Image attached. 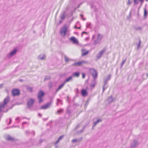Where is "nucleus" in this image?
<instances>
[{"label":"nucleus","mask_w":148,"mask_h":148,"mask_svg":"<svg viewBox=\"0 0 148 148\" xmlns=\"http://www.w3.org/2000/svg\"><path fill=\"white\" fill-rule=\"evenodd\" d=\"M90 73L93 77V79L95 80L97 77V71L95 69L92 68H90L89 70Z\"/></svg>","instance_id":"f257e3e1"},{"label":"nucleus","mask_w":148,"mask_h":148,"mask_svg":"<svg viewBox=\"0 0 148 148\" xmlns=\"http://www.w3.org/2000/svg\"><path fill=\"white\" fill-rule=\"evenodd\" d=\"M9 99V97H7L4 99L3 103H1L0 104V113L3 110L5 105L8 102Z\"/></svg>","instance_id":"f03ea898"},{"label":"nucleus","mask_w":148,"mask_h":148,"mask_svg":"<svg viewBox=\"0 0 148 148\" xmlns=\"http://www.w3.org/2000/svg\"><path fill=\"white\" fill-rule=\"evenodd\" d=\"M67 30L66 25H64L63 27L60 29V33L61 35L63 36H64L66 33Z\"/></svg>","instance_id":"7ed1b4c3"},{"label":"nucleus","mask_w":148,"mask_h":148,"mask_svg":"<svg viewBox=\"0 0 148 148\" xmlns=\"http://www.w3.org/2000/svg\"><path fill=\"white\" fill-rule=\"evenodd\" d=\"M44 92L42 91H40L38 92V98L39 100V103H40L42 101V98L44 96Z\"/></svg>","instance_id":"20e7f679"},{"label":"nucleus","mask_w":148,"mask_h":148,"mask_svg":"<svg viewBox=\"0 0 148 148\" xmlns=\"http://www.w3.org/2000/svg\"><path fill=\"white\" fill-rule=\"evenodd\" d=\"M17 51V50L15 49H14L13 51H11L7 55V57L8 58H11L13 55L16 53Z\"/></svg>","instance_id":"39448f33"},{"label":"nucleus","mask_w":148,"mask_h":148,"mask_svg":"<svg viewBox=\"0 0 148 148\" xmlns=\"http://www.w3.org/2000/svg\"><path fill=\"white\" fill-rule=\"evenodd\" d=\"M51 102H50L46 103L45 105L41 106L40 109H41L46 110L49 108L51 105Z\"/></svg>","instance_id":"423d86ee"},{"label":"nucleus","mask_w":148,"mask_h":148,"mask_svg":"<svg viewBox=\"0 0 148 148\" xmlns=\"http://www.w3.org/2000/svg\"><path fill=\"white\" fill-rule=\"evenodd\" d=\"M12 96H17L19 95L20 91L19 90L17 89H14L12 90Z\"/></svg>","instance_id":"0eeeda50"},{"label":"nucleus","mask_w":148,"mask_h":148,"mask_svg":"<svg viewBox=\"0 0 148 148\" xmlns=\"http://www.w3.org/2000/svg\"><path fill=\"white\" fill-rule=\"evenodd\" d=\"M106 48L103 49L101 51L99 52L96 55V57L97 59L99 58L103 55V53L105 52Z\"/></svg>","instance_id":"6e6552de"},{"label":"nucleus","mask_w":148,"mask_h":148,"mask_svg":"<svg viewBox=\"0 0 148 148\" xmlns=\"http://www.w3.org/2000/svg\"><path fill=\"white\" fill-rule=\"evenodd\" d=\"M138 141L134 140L130 145V148H135L138 144Z\"/></svg>","instance_id":"1a4fd4ad"},{"label":"nucleus","mask_w":148,"mask_h":148,"mask_svg":"<svg viewBox=\"0 0 148 148\" xmlns=\"http://www.w3.org/2000/svg\"><path fill=\"white\" fill-rule=\"evenodd\" d=\"M8 141H16L17 140V139L16 138L11 137L10 135H8L5 138Z\"/></svg>","instance_id":"9d476101"},{"label":"nucleus","mask_w":148,"mask_h":148,"mask_svg":"<svg viewBox=\"0 0 148 148\" xmlns=\"http://www.w3.org/2000/svg\"><path fill=\"white\" fill-rule=\"evenodd\" d=\"M34 101V99H31L27 102V105L28 107L29 108L33 105Z\"/></svg>","instance_id":"9b49d317"},{"label":"nucleus","mask_w":148,"mask_h":148,"mask_svg":"<svg viewBox=\"0 0 148 148\" xmlns=\"http://www.w3.org/2000/svg\"><path fill=\"white\" fill-rule=\"evenodd\" d=\"M70 40L74 44L78 43V41L77 39L75 37L73 36L70 38Z\"/></svg>","instance_id":"f8f14e48"},{"label":"nucleus","mask_w":148,"mask_h":148,"mask_svg":"<svg viewBox=\"0 0 148 148\" xmlns=\"http://www.w3.org/2000/svg\"><path fill=\"white\" fill-rule=\"evenodd\" d=\"M111 77V75L110 74L108 75L106 79H104V85H106L107 84V82L110 79Z\"/></svg>","instance_id":"ddd939ff"},{"label":"nucleus","mask_w":148,"mask_h":148,"mask_svg":"<svg viewBox=\"0 0 148 148\" xmlns=\"http://www.w3.org/2000/svg\"><path fill=\"white\" fill-rule=\"evenodd\" d=\"M81 94L83 96H86L87 95V93L85 90L82 89L81 92Z\"/></svg>","instance_id":"4468645a"},{"label":"nucleus","mask_w":148,"mask_h":148,"mask_svg":"<svg viewBox=\"0 0 148 148\" xmlns=\"http://www.w3.org/2000/svg\"><path fill=\"white\" fill-rule=\"evenodd\" d=\"M83 62H78L73 63L72 65L73 66H80L83 63Z\"/></svg>","instance_id":"2eb2a0df"},{"label":"nucleus","mask_w":148,"mask_h":148,"mask_svg":"<svg viewBox=\"0 0 148 148\" xmlns=\"http://www.w3.org/2000/svg\"><path fill=\"white\" fill-rule=\"evenodd\" d=\"M73 76H70L69 77L66 79L64 82V83L65 84L66 83L69 82L70 81L72 80Z\"/></svg>","instance_id":"dca6fc26"},{"label":"nucleus","mask_w":148,"mask_h":148,"mask_svg":"<svg viewBox=\"0 0 148 148\" xmlns=\"http://www.w3.org/2000/svg\"><path fill=\"white\" fill-rule=\"evenodd\" d=\"M64 59L65 61L66 62L73 61V59H69L66 55H64Z\"/></svg>","instance_id":"f3484780"},{"label":"nucleus","mask_w":148,"mask_h":148,"mask_svg":"<svg viewBox=\"0 0 148 148\" xmlns=\"http://www.w3.org/2000/svg\"><path fill=\"white\" fill-rule=\"evenodd\" d=\"M46 57V56L45 55H40L38 57V59L39 60H43Z\"/></svg>","instance_id":"a211bd4d"},{"label":"nucleus","mask_w":148,"mask_h":148,"mask_svg":"<svg viewBox=\"0 0 148 148\" xmlns=\"http://www.w3.org/2000/svg\"><path fill=\"white\" fill-rule=\"evenodd\" d=\"M96 84V79H95V80L93 79L92 81V84L90 85V86L92 88H94Z\"/></svg>","instance_id":"6ab92c4d"},{"label":"nucleus","mask_w":148,"mask_h":148,"mask_svg":"<svg viewBox=\"0 0 148 148\" xmlns=\"http://www.w3.org/2000/svg\"><path fill=\"white\" fill-rule=\"evenodd\" d=\"M65 83L64 82L62 84L59 85L58 88L56 90V92L58 91L60 89H61L64 85Z\"/></svg>","instance_id":"aec40b11"},{"label":"nucleus","mask_w":148,"mask_h":148,"mask_svg":"<svg viewBox=\"0 0 148 148\" xmlns=\"http://www.w3.org/2000/svg\"><path fill=\"white\" fill-rule=\"evenodd\" d=\"M82 56H84L85 55H87V54H88V53L89 52V51H86L85 52H84V51H85V50L84 49H82Z\"/></svg>","instance_id":"412c9836"},{"label":"nucleus","mask_w":148,"mask_h":148,"mask_svg":"<svg viewBox=\"0 0 148 148\" xmlns=\"http://www.w3.org/2000/svg\"><path fill=\"white\" fill-rule=\"evenodd\" d=\"M65 12H64L62 14L60 15V17L62 20H63L65 18Z\"/></svg>","instance_id":"4be33fe9"},{"label":"nucleus","mask_w":148,"mask_h":148,"mask_svg":"<svg viewBox=\"0 0 148 148\" xmlns=\"http://www.w3.org/2000/svg\"><path fill=\"white\" fill-rule=\"evenodd\" d=\"M107 100L109 103H111L113 101L112 96H110L109 97H108Z\"/></svg>","instance_id":"5701e85b"},{"label":"nucleus","mask_w":148,"mask_h":148,"mask_svg":"<svg viewBox=\"0 0 148 148\" xmlns=\"http://www.w3.org/2000/svg\"><path fill=\"white\" fill-rule=\"evenodd\" d=\"M102 121V120L101 119H98L97 121L94 123L93 126V127H95V125L99 122H101Z\"/></svg>","instance_id":"b1692460"},{"label":"nucleus","mask_w":148,"mask_h":148,"mask_svg":"<svg viewBox=\"0 0 148 148\" xmlns=\"http://www.w3.org/2000/svg\"><path fill=\"white\" fill-rule=\"evenodd\" d=\"M64 136V135H62L61 136H60L58 139L55 142V144H57L59 141L62 139Z\"/></svg>","instance_id":"393cba45"},{"label":"nucleus","mask_w":148,"mask_h":148,"mask_svg":"<svg viewBox=\"0 0 148 148\" xmlns=\"http://www.w3.org/2000/svg\"><path fill=\"white\" fill-rule=\"evenodd\" d=\"M79 74L78 72H75L73 73V76L78 77L79 75Z\"/></svg>","instance_id":"a878e982"},{"label":"nucleus","mask_w":148,"mask_h":148,"mask_svg":"<svg viewBox=\"0 0 148 148\" xmlns=\"http://www.w3.org/2000/svg\"><path fill=\"white\" fill-rule=\"evenodd\" d=\"M101 41H100V40H98V39H97L94 41V45H96L97 44H99L100 43Z\"/></svg>","instance_id":"bb28decb"},{"label":"nucleus","mask_w":148,"mask_h":148,"mask_svg":"<svg viewBox=\"0 0 148 148\" xmlns=\"http://www.w3.org/2000/svg\"><path fill=\"white\" fill-rule=\"evenodd\" d=\"M103 38V36L101 35L100 34H98L97 37V39L98 40H100V41Z\"/></svg>","instance_id":"cd10ccee"},{"label":"nucleus","mask_w":148,"mask_h":148,"mask_svg":"<svg viewBox=\"0 0 148 148\" xmlns=\"http://www.w3.org/2000/svg\"><path fill=\"white\" fill-rule=\"evenodd\" d=\"M63 109H60L59 110H58L56 113V114H60L61 113L63 112Z\"/></svg>","instance_id":"c85d7f7f"},{"label":"nucleus","mask_w":148,"mask_h":148,"mask_svg":"<svg viewBox=\"0 0 148 148\" xmlns=\"http://www.w3.org/2000/svg\"><path fill=\"white\" fill-rule=\"evenodd\" d=\"M147 11L146 8H144V16L146 17V16L147 15Z\"/></svg>","instance_id":"c756f323"},{"label":"nucleus","mask_w":148,"mask_h":148,"mask_svg":"<svg viewBox=\"0 0 148 148\" xmlns=\"http://www.w3.org/2000/svg\"><path fill=\"white\" fill-rule=\"evenodd\" d=\"M126 59H127V58H126L125 59V60H123L122 62V63H121V68H122V67H123L124 63L126 61Z\"/></svg>","instance_id":"7c9ffc66"},{"label":"nucleus","mask_w":148,"mask_h":148,"mask_svg":"<svg viewBox=\"0 0 148 148\" xmlns=\"http://www.w3.org/2000/svg\"><path fill=\"white\" fill-rule=\"evenodd\" d=\"M139 0H134V5H138V3Z\"/></svg>","instance_id":"2f4dec72"},{"label":"nucleus","mask_w":148,"mask_h":148,"mask_svg":"<svg viewBox=\"0 0 148 148\" xmlns=\"http://www.w3.org/2000/svg\"><path fill=\"white\" fill-rule=\"evenodd\" d=\"M27 89L28 90L30 91L31 92H32V88L31 87H28L27 88Z\"/></svg>","instance_id":"473e14b6"},{"label":"nucleus","mask_w":148,"mask_h":148,"mask_svg":"<svg viewBox=\"0 0 148 148\" xmlns=\"http://www.w3.org/2000/svg\"><path fill=\"white\" fill-rule=\"evenodd\" d=\"M49 88H51L53 86V84L51 82H49Z\"/></svg>","instance_id":"72a5a7b5"},{"label":"nucleus","mask_w":148,"mask_h":148,"mask_svg":"<svg viewBox=\"0 0 148 148\" xmlns=\"http://www.w3.org/2000/svg\"><path fill=\"white\" fill-rule=\"evenodd\" d=\"M80 126V125L79 124H78L76 126L75 128V130H76L77 128H79Z\"/></svg>","instance_id":"f704fd0d"},{"label":"nucleus","mask_w":148,"mask_h":148,"mask_svg":"<svg viewBox=\"0 0 148 148\" xmlns=\"http://www.w3.org/2000/svg\"><path fill=\"white\" fill-rule=\"evenodd\" d=\"M106 85H104V84L103 86V92L106 89V88H105V87Z\"/></svg>","instance_id":"c9c22d12"},{"label":"nucleus","mask_w":148,"mask_h":148,"mask_svg":"<svg viewBox=\"0 0 148 148\" xmlns=\"http://www.w3.org/2000/svg\"><path fill=\"white\" fill-rule=\"evenodd\" d=\"M85 127H84L83 128L82 130H80L79 131H78L77 132V133H79V132L81 133V132H82L83 131V130H84V129Z\"/></svg>","instance_id":"e433bc0d"},{"label":"nucleus","mask_w":148,"mask_h":148,"mask_svg":"<svg viewBox=\"0 0 148 148\" xmlns=\"http://www.w3.org/2000/svg\"><path fill=\"white\" fill-rule=\"evenodd\" d=\"M77 141V140L76 139H73L72 140V141L73 142H74V143H75V142Z\"/></svg>","instance_id":"4c0bfd02"},{"label":"nucleus","mask_w":148,"mask_h":148,"mask_svg":"<svg viewBox=\"0 0 148 148\" xmlns=\"http://www.w3.org/2000/svg\"><path fill=\"white\" fill-rule=\"evenodd\" d=\"M128 1L127 3V4L130 5L132 3V2L130 1V0H128Z\"/></svg>","instance_id":"58836bf2"},{"label":"nucleus","mask_w":148,"mask_h":148,"mask_svg":"<svg viewBox=\"0 0 148 148\" xmlns=\"http://www.w3.org/2000/svg\"><path fill=\"white\" fill-rule=\"evenodd\" d=\"M85 74L84 73H82V78H84L85 77Z\"/></svg>","instance_id":"ea45409f"},{"label":"nucleus","mask_w":148,"mask_h":148,"mask_svg":"<svg viewBox=\"0 0 148 148\" xmlns=\"http://www.w3.org/2000/svg\"><path fill=\"white\" fill-rule=\"evenodd\" d=\"M83 34H87V32H83L82 33V35Z\"/></svg>","instance_id":"a19ab883"},{"label":"nucleus","mask_w":148,"mask_h":148,"mask_svg":"<svg viewBox=\"0 0 148 148\" xmlns=\"http://www.w3.org/2000/svg\"><path fill=\"white\" fill-rule=\"evenodd\" d=\"M83 34H87V32H83L82 33V35Z\"/></svg>","instance_id":"79ce46f5"},{"label":"nucleus","mask_w":148,"mask_h":148,"mask_svg":"<svg viewBox=\"0 0 148 148\" xmlns=\"http://www.w3.org/2000/svg\"><path fill=\"white\" fill-rule=\"evenodd\" d=\"M20 118L18 117H17V118H16V121H18L19 119Z\"/></svg>","instance_id":"37998d69"},{"label":"nucleus","mask_w":148,"mask_h":148,"mask_svg":"<svg viewBox=\"0 0 148 148\" xmlns=\"http://www.w3.org/2000/svg\"><path fill=\"white\" fill-rule=\"evenodd\" d=\"M27 124H28V123H27L26 122H23L22 123V125H23V124H27Z\"/></svg>","instance_id":"c03bdc74"},{"label":"nucleus","mask_w":148,"mask_h":148,"mask_svg":"<svg viewBox=\"0 0 148 148\" xmlns=\"http://www.w3.org/2000/svg\"><path fill=\"white\" fill-rule=\"evenodd\" d=\"M3 84H1L0 85V88H2L3 87Z\"/></svg>","instance_id":"a18cd8bd"},{"label":"nucleus","mask_w":148,"mask_h":148,"mask_svg":"<svg viewBox=\"0 0 148 148\" xmlns=\"http://www.w3.org/2000/svg\"><path fill=\"white\" fill-rule=\"evenodd\" d=\"M144 1V0H139V1H140L142 3Z\"/></svg>","instance_id":"49530a36"},{"label":"nucleus","mask_w":148,"mask_h":148,"mask_svg":"<svg viewBox=\"0 0 148 148\" xmlns=\"http://www.w3.org/2000/svg\"><path fill=\"white\" fill-rule=\"evenodd\" d=\"M74 27H75V28H77V29H80V27H77L76 26H75Z\"/></svg>","instance_id":"de8ad7c7"},{"label":"nucleus","mask_w":148,"mask_h":148,"mask_svg":"<svg viewBox=\"0 0 148 148\" xmlns=\"http://www.w3.org/2000/svg\"><path fill=\"white\" fill-rule=\"evenodd\" d=\"M57 101L58 102H60L61 101V100L58 99H57Z\"/></svg>","instance_id":"09e8293b"},{"label":"nucleus","mask_w":148,"mask_h":148,"mask_svg":"<svg viewBox=\"0 0 148 148\" xmlns=\"http://www.w3.org/2000/svg\"><path fill=\"white\" fill-rule=\"evenodd\" d=\"M38 114L39 116H40V117H41V116L42 115H41V114L40 113H39Z\"/></svg>","instance_id":"8fccbe9b"},{"label":"nucleus","mask_w":148,"mask_h":148,"mask_svg":"<svg viewBox=\"0 0 148 148\" xmlns=\"http://www.w3.org/2000/svg\"><path fill=\"white\" fill-rule=\"evenodd\" d=\"M81 62H83V63H86L85 61H81Z\"/></svg>","instance_id":"3c124183"},{"label":"nucleus","mask_w":148,"mask_h":148,"mask_svg":"<svg viewBox=\"0 0 148 148\" xmlns=\"http://www.w3.org/2000/svg\"><path fill=\"white\" fill-rule=\"evenodd\" d=\"M26 133H27V134H29V132L28 131H26Z\"/></svg>","instance_id":"603ef678"},{"label":"nucleus","mask_w":148,"mask_h":148,"mask_svg":"<svg viewBox=\"0 0 148 148\" xmlns=\"http://www.w3.org/2000/svg\"><path fill=\"white\" fill-rule=\"evenodd\" d=\"M141 42L140 40H139V47H140V43H141Z\"/></svg>","instance_id":"864d4df0"},{"label":"nucleus","mask_w":148,"mask_h":148,"mask_svg":"<svg viewBox=\"0 0 148 148\" xmlns=\"http://www.w3.org/2000/svg\"><path fill=\"white\" fill-rule=\"evenodd\" d=\"M42 140H40V143H42Z\"/></svg>","instance_id":"5fc2aeb1"},{"label":"nucleus","mask_w":148,"mask_h":148,"mask_svg":"<svg viewBox=\"0 0 148 148\" xmlns=\"http://www.w3.org/2000/svg\"><path fill=\"white\" fill-rule=\"evenodd\" d=\"M80 16L82 17L83 18V15L82 14H80Z\"/></svg>","instance_id":"6e6d98bb"},{"label":"nucleus","mask_w":148,"mask_h":148,"mask_svg":"<svg viewBox=\"0 0 148 148\" xmlns=\"http://www.w3.org/2000/svg\"><path fill=\"white\" fill-rule=\"evenodd\" d=\"M137 47L138 49L139 48V44L137 45Z\"/></svg>","instance_id":"4d7b16f0"},{"label":"nucleus","mask_w":148,"mask_h":148,"mask_svg":"<svg viewBox=\"0 0 148 148\" xmlns=\"http://www.w3.org/2000/svg\"><path fill=\"white\" fill-rule=\"evenodd\" d=\"M10 122L9 124H10V123L11 121V118L10 119Z\"/></svg>","instance_id":"13d9d810"},{"label":"nucleus","mask_w":148,"mask_h":148,"mask_svg":"<svg viewBox=\"0 0 148 148\" xmlns=\"http://www.w3.org/2000/svg\"><path fill=\"white\" fill-rule=\"evenodd\" d=\"M83 18V19L84 20H86V19L85 18H84L83 17L82 18Z\"/></svg>","instance_id":"bf43d9fd"},{"label":"nucleus","mask_w":148,"mask_h":148,"mask_svg":"<svg viewBox=\"0 0 148 148\" xmlns=\"http://www.w3.org/2000/svg\"><path fill=\"white\" fill-rule=\"evenodd\" d=\"M82 139V138L81 137L80 139V140H81Z\"/></svg>","instance_id":"052dcab7"},{"label":"nucleus","mask_w":148,"mask_h":148,"mask_svg":"<svg viewBox=\"0 0 148 148\" xmlns=\"http://www.w3.org/2000/svg\"><path fill=\"white\" fill-rule=\"evenodd\" d=\"M146 75H147V77H148V73H147Z\"/></svg>","instance_id":"680f3d73"},{"label":"nucleus","mask_w":148,"mask_h":148,"mask_svg":"<svg viewBox=\"0 0 148 148\" xmlns=\"http://www.w3.org/2000/svg\"><path fill=\"white\" fill-rule=\"evenodd\" d=\"M22 80H23L22 79H21V80H20V81H22Z\"/></svg>","instance_id":"e2e57ef3"},{"label":"nucleus","mask_w":148,"mask_h":148,"mask_svg":"<svg viewBox=\"0 0 148 148\" xmlns=\"http://www.w3.org/2000/svg\"><path fill=\"white\" fill-rule=\"evenodd\" d=\"M56 104H57V105H58V102H57V103H56Z\"/></svg>","instance_id":"0e129e2a"},{"label":"nucleus","mask_w":148,"mask_h":148,"mask_svg":"<svg viewBox=\"0 0 148 148\" xmlns=\"http://www.w3.org/2000/svg\"><path fill=\"white\" fill-rule=\"evenodd\" d=\"M138 29V28H135V29H136H136Z\"/></svg>","instance_id":"69168bd1"},{"label":"nucleus","mask_w":148,"mask_h":148,"mask_svg":"<svg viewBox=\"0 0 148 148\" xmlns=\"http://www.w3.org/2000/svg\"><path fill=\"white\" fill-rule=\"evenodd\" d=\"M131 14V12H130V13L129 15H130Z\"/></svg>","instance_id":"338daca9"},{"label":"nucleus","mask_w":148,"mask_h":148,"mask_svg":"<svg viewBox=\"0 0 148 148\" xmlns=\"http://www.w3.org/2000/svg\"><path fill=\"white\" fill-rule=\"evenodd\" d=\"M61 22H62V21H60V23H61Z\"/></svg>","instance_id":"774afa93"}]
</instances>
